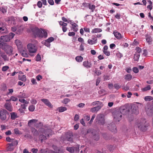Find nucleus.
<instances>
[{
	"label": "nucleus",
	"instance_id": "1",
	"mask_svg": "<svg viewBox=\"0 0 153 153\" xmlns=\"http://www.w3.org/2000/svg\"><path fill=\"white\" fill-rule=\"evenodd\" d=\"M125 111H126L125 109L123 108L115 110L112 113L113 116L114 120L119 122L121 119L122 115L124 114V112Z\"/></svg>",
	"mask_w": 153,
	"mask_h": 153
},
{
	"label": "nucleus",
	"instance_id": "2",
	"mask_svg": "<svg viewBox=\"0 0 153 153\" xmlns=\"http://www.w3.org/2000/svg\"><path fill=\"white\" fill-rule=\"evenodd\" d=\"M138 128L140 130L143 131H146L147 129V127L149 126V124L146 122L145 120H142L137 124Z\"/></svg>",
	"mask_w": 153,
	"mask_h": 153
},
{
	"label": "nucleus",
	"instance_id": "3",
	"mask_svg": "<svg viewBox=\"0 0 153 153\" xmlns=\"http://www.w3.org/2000/svg\"><path fill=\"white\" fill-rule=\"evenodd\" d=\"M28 51L30 53H35L37 51V48L36 45L32 43H29L27 45Z\"/></svg>",
	"mask_w": 153,
	"mask_h": 153
},
{
	"label": "nucleus",
	"instance_id": "4",
	"mask_svg": "<svg viewBox=\"0 0 153 153\" xmlns=\"http://www.w3.org/2000/svg\"><path fill=\"white\" fill-rule=\"evenodd\" d=\"M33 33L35 37H40L42 36V31L38 28H35L32 30Z\"/></svg>",
	"mask_w": 153,
	"mask_h": 153
},
{
	"label": "nucleus",
	"instance_id": "5",
	"mask_svg": "<svg viewBox=\"0 0 153 153\" xmlns=\"http://www.w3.org/2000/svg\"><path fill=\"white\" fill-rule=\"evenodd\" d=\"M96 120L97 122L102 125L105 123L104 116L103 114H98L96 118Z\"/></svg>",
	"mask_w": 153,
	"mask_h": 153
},
{
	"label": "nucleus",
	"instance_id": "6",
	"mask_svg": "<svg viewBox=\"0 0 153 153\" xmlns=\"http://www.w3.org/2000/svg\"><path fill=\"white\" fill-rule=\"evenodd\" d=\"M4 50L6 53L9 55L13 54V48L10 45H5Z\"/></svg>",
	"mask_w": 153,
	"mask_h": 153
},
{
	"label": "nucleus",
	"instance_id": "7",
	"mask_svg": "<svg viewBox=\"0 0 153 153\" xmlns=\"http://www.w3.org/2000/svg\"><path fill=\"white\" fill-rule=\"evenodd\" d=\"M9 114H8L6 110L1 111H0V119L2 120H5L7 118V115Z\"/></svg>",
	"mask_w": 153,
	"mask_h": 153
},
{
	"label": "nucleus",
	"instance_id": "8",
	"mask_svg": "<svg viewBox=\"0 0 153 153\" xmlns=\"http://www.w3.org/2000/svg\"><path fill=\"white\" fill-rule=\"evenodd\" d=\"M4 107L9 111H13V106L10 102H6L4 105Z\"/></svg>",
	"mask_w": 153,
	"mask_h": 153
},
{
	"label": "nucleus",
	"instance_id": "9",
	"mask_svg": "<svg viewBox=\"0 0 153 153\" xmlns=\"http://www.w3.org/2000/svg\"><path fill=\"white\" fill-rule=\"evenodd\" d=\"M97 42V37L93 35L92 36V39H88V44L91 45H93L96 43Z\"/></svg>",
	"mask_w": 153,
	"mask_h": 153
},
{
	"label": "nucleus",
	"instance_id": "10",
	"mask_svg": "<svg viewBox=\"0 0 153 153\" xmlns=\"http://www.w3.org/2000/svg\"><path fill=\"white\" fill-rule=\"evenodd\" d=\"M145 37L146 42H147L148 44L149 45L152 44L153 39L151 36L149 34H146L145 35Z\"/></svg>",
	"mask_w": 153,
	"mask_h": 153
},
{
	"label": "nucleus",
	"instance_id": "11",
	"mask_svg": "<svg viewBox=\"0 0 153 153\" xmlns=\"http://www.w3.org/2000/svg\"><path fill=\"white\" fill-rule=\"evenodd\" d=\"M41 101H42L47 106L50 108H52L53 105L47 99H42Z\"/></svg>",
	"mask_w": 153,
	"mask_h": 153
},
{
	"label": "nucleus",
	"instance_id": "12",
	"mask_svg": "<svg viewBox=\"0 0 153 153\" xmlns=\"http://www.w3.org/2000/svg\"><path fill=\"white\" fill-rule=\"evenodd\" d=\"M108 128L111 131V132H116V126L114 123H112L108 124Z\"/></svg>",
	"mask_w": 153,
	"mask_h": 153
},
{
	"label": "nucleus",
	"instance_id": "13",
	"mask_svg": "<svg viewBox=\"0 0 153 153\" xmlns=\"http://www.w3.org/2000/svg\"><path fill=\"white\" fill-rule=\"evenodd\" d=\"M147 114L149 116L152 115L153 114V106H149L146 110Z\"/></svg>",
	"mask_w": 153,
	"mask_h": 153
},
{
	"label": "nucleus",
	"instance_id": "14",
	"mask_svg": "<svg viewBox=\"0 0 153 153\" xmlns=\"http://www.w3.org/2000/svg\"><path fill=\"white\" fill-rule=\"evenodd\" d=\"M0 39L1 41L4 42H8L10 40V37L8 35L1 36L0 37Z\"/></svg>",
	"mask_w": 153,
	"mask_h": 153
},
{
	"label": "nucleus",
	"instance_id": "15",
	"mask_svg": "<svg viewBox=\"0 0 153 153\" xmlns=\"http://www.w3.org/2000/svg\"><path fill=\"white\" fill-rule=\"evenodd\" d=\"M73 135L71 133H67L66 134V139L67 140L71 141L72 140Z\"/></svg>",
	"mask_w": 153,
	"mask_h": 153
},
{
	"label": "nucleus",
	"instance_id": "16",
	"mask_svg": "<svg viewBox=\"0 0 153 153\" xmlns=\"http://www.w3.org/2000/svg\"><path fill=\"white\" fill-rule=\"evenodd\" d=\"M83 65L84 67L87 68H90L91 67V64L88 61H84L83 62Z\"/></svg>",
	"mask_w": 153,
	"mask_h": 153
},
{
	"label": "nucleus",
	"instance_id": "17",
	"mask_svg": "<svg viewBox=\"0 0 153 153\" xmlns=\"http://www.w3.org/2000/svg\"><path fill=\"white\" fill-rule=\"evenodd\" d=\"M101 108V107L100 106L98 105L91 108L90 110V111L93 113L95 112H97Z\"/></svg>",
	"mask_w": 153,
	"mask_h": 153
},
{
	"label": "nucleus",
	"instance_id": "18",
	"mask_svg": "<svg viewBox=\"0 0 153 153\" xmlns=\"http://www.w3.org/2000/svg\"><path fill=\"white\" fill-rule=\"evenodd\" d=\"M8 32V30L7 28L4 26L0 27V33L1 34L4 33H7Z\"/></svg>",
	"mask_w": 153,
	"mask_h": 153
},
{
	"label": "nucleus",
	"instance_id": "19",
	"mask_svg": "<svg viewBox=\"0 0 153 153\" xmlns=\"http://www.w3.org/2000/svg\"><path fill=\"white\" fill-rule=\"evenodd\" d=\"M114 35L115 37L117 39H120L123 38V36L121 34L118 32H114Z\"/></svg>",
	"mask_w": 153,
	"mask_h": 153
},
{
	"label": "nucleus",
	"instance_id": "20",
	"mask_svg": "<svg viewBox=\"0 0 153 153\" xmlns=\"http://www.w3.org/2000/svg\"><path fill=\"white\" fill-rule=\"evenodd\" d=\"M41 153H53V152L50 151L47 149H41L40 150Z\"/></svg>",
	"mask_w": 153,
	"mask_h": 153
},
{
	"label": "nucleus",
	"instance_id": "21",
	"mask_svg": "<svg viewBox=\"0 0 153 153\" xmlns=\"http://www.w3.org/2000/svg\"><path fill=\"white\" fill-rule=\"evenodd\" d=\"M102 31L101 29L99 28H95L93 29L91 31L92 33H100Z\"/></svg>",
	"mask_w": 153,
	"mask_h": 153
},
{
	"label": "nucleus",
	"instance_id": "22",
	"mask_svg": "<svg viewBox=\"0 0 153 153\" xmlns=\"http://www.w3.org/2000/svg\"><path fill=\"white\" fill-rule=\"evenodd\" d=\"M7 145L8 146L7 148V151H12L13 150L14 148L13 147V146L12 144L10 143H8Z\"/></svg>",
	"mask_w": 153,
	"mask_h": 153
},
{
	"label": "nucleus",
	"instance_id": "23",
	"mask_svg": "<svg viewBox=\"0 0 153 153\" xmlns=\"http://www.w3.org/2000/svg\"><path fill=\"white\" fill-rule=\"evenodd\" d=\"M10 114L11 118L12 120H14L18 117L17 114L15 112H12Z\"/></svg>",
	"mask_w": 153,
	"mask_h": 153
},
{
	"label": "nucleus",
	"instance_id": "24",
	"mask_svg": "<svg viewBox=\"0 0 153 153\" xmlns=\"http://www.w3.org/2000/svg\"><path fill=\"white\" fill-rule=\"evenodd\" d=\"M140 54L135 53L134 55V59L135 61H138L139 59Z\"/></svg>",
	"mask_w": 153,
	"mask_h": 153
},
{
	"label": "nucleus",
	"instance_id": "25",
	"mask_svg": "<svg viewBox=\"0 0 153 153\" xmlns=\"http://www.w3.org/2000/svg\"><path fill=\"white\" fill-rule=\"evenodd\" d=\"M132 78V76L130 74H127L125 76V79L126 80L130 81L131 80Z\"/></svg>",
	"mask_w": 153,
	"mask_h": 153
},
{
	"label": "nucleus",
	"instance_id": "26",
	"mask_svg": "<svg viewBox=\"0 0 153 153\" xmlns=\"http://www.w3.org/2000/svg\"><path fill=\"white\" fill-rule=\"evenodd\" d=\"M20 53L21 55L25 57H28V55L26 53V51L24 50H21L20 51Z\"/></svg>",
	"mask_w": 153,
	"mask_h": 153
},
{
	"label": "nucleus",
	"instance_id": "27",
	"mask_svg": "<svg viewBox=\"0 0 153 153\" xmlns=\"http://www.w3.org/2000/svg\"><path fill=\"white\" fill-rule=\"evenodd\" d=\"M38 120L36 119H32L30 120L28 123L29 126H30V124L33 123L34 124L36 123L37 122Z\"/></svg>",
	"mask_w": 153,
	"mask_h": 153
},
{
	"label": "nucleus",
	"instance_id": "28",
	"mask_svg": "<svg viewBox=\"0 0 153 153\" xmlns=\"http://www.w3.org/2000/svg\"><path fill=\"white\" fill-rule=\"evenodd\" d=\"M83 58L81 56H77L75 58V59L76 61L79 62H82L83 60Z\"/></svg>",
	"mask_w": 153,
	"mask_h": 153
},
{
	"label": "nucleus",
	"instance_id": "29",
	"mask_svg": "<svg viewBox=\"0 0 153 153\" xmlns=\"http://www.w3.org/2000/svg\"><path fill=\"white\" fill-rule=\"evenodd\" d=\"M19 98H26L27 97L25 94V93L20 92L18 96Z\"/></svg>",
	"mask_w": 153,
	"mask_h": 153
},
{
	"label": "nucleus",
	"instance_id": "30",
	"mask_svg": "<svg viewBox=\"0 0 153 153\" xmlns=\"http://www.w3.org/2000/svg\"><path fill=\"white\" fill-rule=\"evenodd\" d=\"M72 29L74 32H76L78 30V26L76 23H74L72 25Z\"/></svg>",
	"mask_w": 153,
	"mask_h": 153
},
{
	"label": "nucleus",
	"instance_id": "31",
	"mask_svg": "<svg viewBox=\"0 0 153 153\" xmlns=\"http://www.w3.org/2000/svg\"><path fill=\"white\" fill-rule=\"evenodd\" d=\"M16 45L18 47H20L21 46L22 42L19 39H16L15 42Z\"/></svg>",
	"mask_w": 153,
	"mask_h": 153
},
{
	"label": "nucleus",
	"instance_id": "32",
	"mask_svg": "<svg viewBox=\"0 0 153 153\" xmlns=\"http://www.w3.org/2000/svg\"><path fill=\"white\" fill-rule=\"evenodd\" d=\"M58 109L59 112H62L67 110V108L65 107H60L58 108Z\"/></svg>",
	"mask_w": 153,
	"mask_h": 153
},
{
	"label": "nucleus",
	"instance_id": "33",
	"mask_svg": "<svg viewBox=\"0 0 153 153\" xmlns=\"http://www.w3.org/2000/svg\"><path fill=\"white\" fill-rule=\"evenodd\" d=\"M42 125L43 124L41 122H39L38 123L37 122L36 123L34 124V126L37 128H39L41 127L42 126Z\"/></svg>",
	"mask_w": 153,
	"mask_h": 153
},
{
	"label": "nucleus",
	"instance_id": "34",
	"mask_svg": "<svg viewBox=\"0 0 153 153\" xmlns=\"http://www.w3.org/2000/svg\"><path fill=\"white\" fill-rule=\"evenodd\" d=\"M144 99L146 101H150L153 100V97L151 96H147L144 97Z\"/></svg>",
	"mask_w": 153,
	"mask_h": 153
},
{
	"label": "nucleus",
	"instance_id": "35",
	"mask_svg": "<svg viewBox=\"0 0 153 153\" xmlns=\"http://www.w3.org/2000/svg\"><path fill=\"white\" fill-rule=\"evenodd\" d=\"M88 8L89 9L91 10V12H93L95 8V6L93 4L92 5H91V4H90L89 6H88Z\"/></svg>",
	"mask_w": 153,
	"mask_h": 153
},
{
	"label": "nucleus",
	"instance_id": "36",
	"mask_svg": "<svg viewBox=\"0 0 153 153\" xmlns=\"http://www.w3.org/2000/svg\"><path fill=\"white\" fill-rule=\"evenodd\" d=\"M74 147H67L66 148L67 150L71 153H73L74 151Z\"/></svg>",
	"mask_w": 153,
	"mask_h": 153
},
{
	"label": "nucleus",
	"instance_id": "37",
	"mask_svg": "<svg viewBox=\"0 0 153 153\" xmlns=\"http://www.w3.org/2000/svg\"><path fill=\"white\" fill-rule=\"evenodd\" d=\"M39 138L41 140V142H42L43 140H46L47 139L46 136L42 134L40 135Z\"/></svg>",
	"mask_w": 153,
	"mask_h": 153
},
{
	"label": "nucleus",
	"instance_id": "38",
	"mask_svg": "<svg viewBox=\"0 0 153 153\" xmlns=\"http://www.w3.org/2000/svg\"><path fill=\"white\" fill-rule=\"evenodd\" d=\"M150 85H148L146 87L142 88V90L143 91H145L148 90H149L151 89Z\"/></svg>",
	"mask_w": 153,
	"mask_h": 153
},
{
	"label": "nucleus",
	"instance_id": "39",
	"mask_svg": "<svg viewBox=\"0 0 153 153\" xmlns=\"http://www.w3.org/2000/svg\"><path fill=\"white\" fill-rule=\"evenodd\" d=\"M35 108V106L33 105H31L29 106L28 109L30 111L33 112L34 111Z\"/></svg>",
	"mask_w": 153,
	"mask_h": 153
},
{
	"label": "nucleus",
	"instance_id": "40",
	"mask_svg": "<svg viewBox=\"0 0 153 153\" xmlns=\"http://www.w3.org/2000/svg\"><path fill=\"white\" fill-rule=\"evenodd\" d=\"M42 44L47 46L49 47L50 46V44L49 42H48L46 40L45 41H43L42 42Z\"/></svg>",
	"mask_w": 153,
	"mask_h": 153
},
{
	"label": "nucleus",
	"instance_id": "41",
	"mask_svg": "<svg viewBox=\"0 0 153 153\" xmlns=\"http://www.w3.org/2000/svg\"><path fill=\"white\" fill-rule=\"evenodd\" d=\"M19 101L21 103H23L24 104H28L29 103V102L28 101H27L25 99H19Z\"/></svg>",
	"mask_w": 153,
	"mask_h": 153
},
{
	"label": "nucleus",
	"instance_id": "42",
	"mask_svg": "<svg viewBox=\"0 0 153 153\" xmlns=\"http://www.w3.org/2000/svg\"><path fill=\"white\" fill-rule=\"evenodd\" d=\"M42 31V34H41V35L42 36L41 37V38L44 37L46 38L47 37L48 35L47 33L45 30H43Z\"/></svg>",
	"mask_w": 153,
	"mask_h": 153
},
{
	"label": "nucleus",
	"instance_id": "43",
	"mask_svg": "<svg viewBox=\"0 0 153 153\" xmlns=\"http://www.w3.org/2000/svg\"><path fill=\"white\" fill-rule=\"evenodd\" d=\"M74 151L76 152H79V145H77L76 146L74 147Z\"/></svg>",
	"mask_w": 153,
	"mask_h": 153
},
{
	"label": "nucleus",
	"instance_id": "44",
	"mask_svg": "<svg viewBox=\"0 0 153 153\" xmlns=\"http://www.w3.org/2000/svg\"><path fill=\"white\" fill-rule=\"evenodd\" d=\"M10 100H11V101L16 102L18 100V99L16 97L12 96L10 97Z\"/></svg>",
	"mask_w": 153,
	"mask_h": 153
},
{
	"label": "nucleus",
	"instance_id": "45",
	"mask_svg": "<svg viewBox=\"0 0 153 153\" xmlns=\"http://www.w3.org/2000/svg\"><path fill=\"white\" fill-rule=\"evenodd\" d=\"M135 50L136 51V52L135 53H138L139 54H140V53L141 52V49L139 47H136L135 48Z\"/></svg>",
	"mask_w": 153,
	"mask_h": 153
},
{
	"label": "nucleus",
	"instance_id": "46",
	"mask_svg": "<svg viewBox=\"0 0 153 153\" xmlns=\"http://www.w3.org/2000/svg\"><path fill=\"white\" fill-rule=\"evenodd\" d=\"M11 142L12 143H10L12 144L13 146H16L17 145L18 143V141L17 140H15L13 139V140H12Z\"/></svg>",
	"mask_w": 153,
	"mask_h": 153
},
{
	"label": "nucleus",
	"instance_id": "47",
	"mask_svg": "<svg viewBox=\"0 0 153 153\" xmlns=\"http://www.w3.org/2000/svg\"><path fill=\"white\" fill-rule=\"evenodd\" d=\"M98 103H100V102L98 101L94 102L91 104V106H92L96 105L99 104Z\"/></svg>",
	"mask_w": 153,
	"mask_h": 153
},
{
	"label": "nucleus",
	"instance_id": "48",
	"mask_svg": "<svg viewBox=\"0 0 153 153\" xmlns=\"http://www.w3.org/2000/svg\"><path fill=\"white\" fill-rule=\"evenodd\" d=\"M41 57L40 55L38 54L36 56V60L37 61H39L41 60Z\"/></svg>",
	"mask_w": 153,
	"mask_h": 153
},
{
	"label": "nucleus",
	"instance_id": "49",
	"mask_svg": "<svg viewBox=\"0 0 153 153\" xmlns=\"http://www.w3.org/2000/svg\"><path fill=\"white\" fill-rule=\"evenodd\" d=\"M27 104H23L21 105V108H22L24 110H25L26 109V107L27 106Z\"/></svg>",
	"mask_w": 153,
	"mask_h": 153
},
{
	"label": "nucleus",
	"instance_id": "50",
	"mask_svg": "<svg viewBox=\"0 0 153 153\" xmlns=\"http://www.w3.org/2000/svg\"><path fill=\"white\" fill-rule=\"evenodd\" d=\"M9 67L8 66H3L2 68V71H7L9 68Z\"/></svg>",
	"mask_w": 153,
	"mask_h": 153
},
{
	"label": "nucleus",
	"instance_id": "51",
	"mask_svg": "<svg viewBox=\"0 0 153 153\" xmlns=\"http://www.w3.org/2000/svg\"><path fill=\"white\" fill-rule=\"evenodd\" d=\"M114 87L117 90H118L121 88V86L119 85L117 83L115 84L114 85Z\"/></svg>",
	"mask_w": 153,
	"mask_h": 153
},
{
	"label": "nucleus",
	"instance_id": "52",
	"mask_svg": "<svg viewBox=\"0 0 153 153\" xmlns=\"http://www.w3.org/2000/svg\"><path fill=\"white\" fill-rule=\"evenodd\" d=\"M19 79L23 82L26 81L27 79L26 76L25 75H23Z\"/></svg>",
	"mask_w": 153,
	"mask_h": 153
},
{
	"label": "nucleus",
	"instance_id": "53",
	"mask_svg": "<svg viewBox=\"0 0 153 153\" xmlns=\"http://www.w3.org/2000/svg\"><path fill=\"white\" fill-rule=\"evenodd\" d=\"M132 71L135 73H137L139 71L138 68L136 67H134L133 68Z\"/></svg>",
	"mask_w": 153,
	"mask_h": 153
},
{
	"label": "nucleus",
	"instance_id": "54",
	"mask_svg": "<svg viewBox=\"0 0 153 153\" xmlns=\"http://www.w3.org/2000/svg\"><path fill=\"white\" fill-rule=\"evenodd\" d=\"M46 40L50 43V42L54 41V38L53 37H51L48 38V39H46Z\"/></svg>",
	"mask_w": 153,
	"mask_h": 153
},
{
	"label": "nucleus",
	"instance_id": "55",
	"mask_svg": "<svg viewBox=\"0 0 153 153\" xmlns=\"http://www.w3.org/2000/svg\"><path fill=\"white\" fill-rule=\"evenodd\" d=\"M70 101V100L68 98H65L64 99L62 102L65 104H67Z\"/></svg>",
	"mask_w": 153,
	"mask_h": 153
},
{
	"label": "nucleus",
	"instance_id": "56",
	"mask_svg": "<svg viewBox=\"0 0 153 153\" xmlns=\"http://www.w3.org/2000/svg\"><path fill=\"white\" fill-rule=\"evenodd\" d=\"M51 129H48L45 131V132H44V133L45 134V135H47L48 137L49 136V134H50V133H48L47 132H51Z\"/></svg>",
	"mask_w": 153,
	"mask_h": 153
},
{
	"label": "nucleus",
	"instance_id": "57",
	"mask_svg": "<svg viewBox=\"0 0 153 153\" xmlns=\"http://www.w3.org/2000/svg\"><path fill=\"white\" fill-rule=\"evenodd\" d=\"M99 136L98 134L95 135L93 136V139L96 141H98L99 139Z\"/></svg>",
	"mask_w": 153,
	"mask_h": 153
},
{
	"label": "nucleus",
	"instance_id": "58",
	"mask_svg": "<svg viewBox=\"0 0 153 153\" xmlns=\"http://www.w3.org/2000/svg\"><path fill=\"white\" fill-rule=\"evenodd\" d=\"M59 25L62 26V27L64 26H67V24L66 23H64V22L62 21H60L59 22Z\"/></svg>",
	"mask_w": 153,
	"mask_h": 153
},
{
	"label": "nucleus",
	"instance_id": "59",
	"mask_svg": "<svg viewBox=\"0 0 153 153\" xmlns=\"http://www.w3.org/2000/svg\"><path fill=\"white\" fill-rule=\"evenodd\" d=\"M36 78L38 81H39L42 79V77L41 75L39 74L36 76Z\"/></svg>",
	"mask_w": 153,
	"mask_h": 153
},
{
	"label": "nucleus",
	"instance_id": "60",
	"mask_svg": "<svg viewBox=\"0 0 153 153\" xmlns=\"http://www.w3.org/2000/svg\"><path fill=\"white\" fill-rule=\"evenodd\" d=\"M14 35L15 34L14 33H10L8 36H9V37H10V40L11 39H12L13 38Z\"/></svg>",
	"mask_w": 153,
	"mask_h": 153
},
{
	"label": "nucleus",
	"instance_id": "61",
	"mask_svg": "<svg viewBox=\"0 0 153 153\" xmlns=\"http://www.w3.org/2000/svg\"><path fill=\"white\" fill-rule=\"evenodd\" d=\"M24 110V109L20 108L19 109V112L20 113L22 114H24L25 113V111Z\"/></svg>",
	"mask_w": 153,
	"mask_h": 153
},
{
	"label": "nucleus",
	"instance_id": "62",
	"mask_svg": "<svg viewBox=\"0 0 153 153\" xmlns=\"http://www.w3.org/2000/svg\"><path fill=\"white\" fill-rule=\"evenodd\" d=\"M13 139H11L10 138V137H7L6 138V140L9 142H12V140H13Z\"/></svg>",
	"mask_w": 153,
	"mask_h": 153
},
{
	"label": "nucleus",
	"instance_id": "63",
	"mask_svg": "<svg viewBox=\"0 0 153 153\" xmlns=\"http://www.w3.org/2000/svg\"><path fill=\"white\" fill-rule=\"evenodd\" d=\"M30 102L31 104H33L35 105L37 103V101L36 100H35L34 99H32L30 101Z\"/></svg>",
	"mask_w": 153,
	"mask_h": 153
},
{
	"label": "nucleus",
	"instance_id": "64",
	"mask_svg": "<svg viewBox=\"0 0 153 153\" xmlns=\"http://www.w3.org/2000/svg\"><path fill=\"white\" fill-rule=\"evenodd\" d=\"M104 53L107 56H109L110 55V52L107 50L103 51Z\"/></svg>",
	"mask_w": 153,
	"mask_h": 153
}]
</instances>
